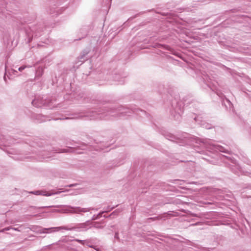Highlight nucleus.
<instances>
[{"mask_svg": "<svg viewBox=\"0 0 251 251\" xmlns=\"http://www.w3.org/2000/svg\"><path fill=\"white\" fill-rule=\"evenodd\" d=\"M132 113L139 115L141 117H148L147 113L141 109L136 108H128L124 106H119L117 108H113L106 106H103L98 110H90L84 114H74L72 117L63 118H56L58 119H77L83 117H87L89 120H109L113 118L121 117L125 116H129Z\"/></svg>", "mask_w": 251, "mask_h": 251, "instance_id": "f257e3e1", "label": "nucleus"}, {"mask_svg": "<svg viewBox=\"0 0 251 251\" xmlns=\"http://www.w3.org/2000/svg\"><path fill=\"white\" fill-rule=\"evenodd\" d=\"M185 141L187 144L193 146L196 148V151L201 154H204L205 151L199 149V146L204 148L206 151L209 152H217L219 151L227 154H230V151L228 150L225 149L222 146L215 144L213 141L209 139H201L196 137L189 136L185 137Z\"/></svg>", "mask_w": 251, "mask_h": 251, "instance_id": "f03ea898", "label": "nucleus"}, {"mask_svg": "<svg viewBox=\"0 0 251 251\" xmlns=\"http://www.w3.org/2000/svg\"><path fill=\"white\" fill-rule=\"evenodd\" d=\"M202 78L203 80V82L206 84V85L212 91L215 92V93H216L217 95L222 100L223 103L225 104L226 107H227V105L226 104V103L230 107V106L232 105V103H231L230 101L229 100H228L225 97L223 93L218 89L217 82L214 80H212L207 75L203 74Z\"/></svg>", "mask_w": 251, "mask_h": 251, "instance_id": "7ed1b4c3", "label": "nucleus"}, {"mask_svg": "<svg viewBox=\"0 0 251 251\" xmlns=\"http://www.w3.org/2000/svg\"><path fill=\"white\" fill-rule=\"evenodd\" d=\"M54 100L48 96H36L32 101V105L36 107H45L48 108L54 107Z\"/></svg>", "mask_w": 251, "mask_h": 251, "instance_id": "20e7f679", "label": "nucleus"}, {"mask_svg": "<svg viewBox=\"0 0 251 251\" xmlns=\"http://www.w3.org/2000/svg\"><path fill=\"white\" fill-rule=\"evenodd\" d=\"M183 103L179 101L176 99H175L172 102L170 113L171 116L176 121H180L181 115L183 111Z\"/></svg>", "mask_w": 251, "mask_h": 251, "instance_id": "39448f33", "label": "nucleus"}, {"mask_svg": "<svg viewBox=\"0 0 251 251\" xmlns=\"http://www.w3.org/2000/svg\"><path fill=\"white\" fill-rule=\"evenodd\" d=\"M222 159L229 164L230 169L234 174L239 175L244 173L242 167L234 158L230 156L223 155Z\"/></svg>", "mask_w": 251, "mask_h": 251, "instance_id": "423d86ee", "label": "nucleus"}, {"mask_svg": "<svg viewBox=\"0 0 251 251\" xmlns=\"http://www.w3.org/2000/svg\"><path fill=\"white\" fill-rule=\"evenodd\" d=\"M72 228H68L65 226L59 227H53L50 228H43L38 226H33L31 230L38 233H50L53 232L58 231L60 229L71 230Z\"/></svg>", "mask_w": 251, "mask_h": 251, "instance_id": "0eeeda50", "label": "nucleus"}, {"mask_svg": "<svg viewBox=\"0 0 251 251\" xmlns=\"http://www.w3.org/2000/svg\"><path fill=\"white\" fill-rule=\"evenodd\" d=\"M64 207L66 208L65 210L67 213H70L72 214H77L82 215L83 213L89 212L91 210H98V208H95L94 207L83 208L78 206L73 207L70 205H65Z\"/></svg>", "mask_w": 251, "mask_h": 251, "instance_id": "6e6552de", "label": "nucleus"}, {"mask_svg": "<svg viewBox=\"0 0 251 251\" xmlns=\"http://www.w3.org/2000/svg\"><path fill=\"white\" fill-rule=\"evenodd\" d=\"M42 31L43 28L40 25L34 26L30 28V31H26L28 42H31L34 37L36 38L41 36V32Z\"/></svg>", "mask_w": 251, "mask_h": 251, "instance_id": "1a4fd4ad", "label": "nucleus"}, {"mask_svg": "<svg viewBox=\"0 0 251 251\" xmlns=\"http://www.w3.org/2000/svg\"><path fill=\"white\" fill-rule=\"evenodd\" d=\"M91 224V221L88 220L85 223L79 224L76 227H68V228H72L70 230L86 231L92 227ZM66 227L68 228L67 226Z\"/></svg>", "mask_w": 251, "mask_h": 251, "instance_id": "9d476101", "label": "nucleus"}, {"mask_svg": "<svg viewBox=\"0 0 251 251\" xmlns=\"http://www.w3.org/2000/svg\"><path fill=\"white\" fill-rule=\"evenodd\" d=\"M34 67L35 68V79L37 80L42 76L44 73V69L45 68L41 63L36 62Z\"/></svg>", "mask_w": 251, "mask_h": 251, "instance_id": "9b49d317", "label": "nucleus"}, {"mask_svg": "<svg viewBox=\"0 0 251 251\" xmlns=\"http://www.w3.org/2000/svg\"><path fill=\"white\" fill-rule=\"evenodd\" d=\"M60 193V192H54V193H50V192H47V191H32V192H30V193H31V194H33L34 195H42V196H52L53 195H55V194H58Z\"/></svg>", "mask_w": 251, "mask_h": 251, "instance_id": "f8f14e48", "label": "nucleus"}, {"mask_svg": "<svg viewBox=\"0 0 251 251\" xmlns=\"http://www.w3.org/2000/svg\"><path fill=\"white\" fill-rule=\"evenodd\" d=\"M194 119L199 124H200L203 128H205L207 129H211L212 128V126L210 124L206 123L204 121L200 120L199 119V117H195Z\"/></svg>", "mask_w": 251, "mask_h": 251, "instance_id": "ddd939ff", "label": "nucleus"}, {"mask_svg": "<svg viewBox=\"0 0 251 251\" xmlns=\"http://www.w3.org/2000/svg\"><path fill=\"white\" fill-rule=\"evenodd\" d=\"M34 118L39 123H42L47 121H50L46 116H43L41 114H36L34 115Z\"/></svg>", "mask_w": 251, "mask_h": 251, "instance_id": "4468645a", "label": "nucleus"}, {"mask_svg": "<svg viewBox=\"0 0 251 251\" xmlns=\"http://www.w3.org/2000/svg\"><path fill=\"white\" fill-rule=\"evenodd\" d=\"M89 52V50L86 49L83 51L81 54L80 55L79 59L80 60V62H83L84 60L88 59V57H86V55Z\"/></svg>", "mask_w": 251, "mask_h": 251, "instance_id": "2eb2a0df", "label": "nucleus"}, {"mask_svg": "<svg viewBox=\"0 0 251 251\" xmlns=\"http://www.w3.org/2000/svg\"><path fill=\"white\" fill-rule=\"evenodd\" d=\"M18 73V72L16 70H15L14 69H12L9 72H7V71L6 70V72H5V75H4V76L3 77V78H4V81H5V82H7V80H6V75L7 76V77L10 79V77L9 76H8V74H9V75L11 76H12V74H13L14 75H17V74Z\"/></svg>", "mask_w": 251, "mask_h": 251, "instance_id": "dca6fc26", "label": "nucleus"}, {"mask_svg": "<svg viewBox=\"0 0 251 251\" xmlns=\"http://www.w3.org/2000/svg\"><path fill=\"white\" fill-rule=\"evenodd\" d=\"M75 241L81 244L82 245H86L90 248H94V246L93 245H89V243H90V241L89 240H82L79 239H76Z\"/></svg>", "mask_w": 251, "mask_h": 251, "instance_id": "f3484780", "label": "nucleus"}, {"mask_svg": "<svg viewBox=\"0 0 251 251\" xmlns=\"http://www.w3.org/2000/svg\"><path fill=\"white\" fill-rule=\"evenodd\" d=\"M92 227H94L97 229H101L103 228V226L101 225V224L99 222H92L91 221V224Z\"/></svg>", "mask_w": 251, "mask_h": 251, "instance_id": "a211bd4d", "label": "nucleus"}, {"mask_svg": "<svg viewBox=\"0 0 251 251\" xmlns=\"http://www.w3.org/2000/svg\"><path fill=\"white\" fill-rule=\"evenodd\" d=\"M50 157V154H45V153L44 152H41L38 155V159L39 160H41L42 159L48 158Z\"/></svg>", "mask_w": 251, "mask_h": 251, "instance_id": "6ab92c4d", "label": "nucleus"}, {"mask_svg": "<svg viewBox=\"0 0 251 251\" xmlns=\"http://www.w3.org/2000/svg\"><path fill=\"white\" fill-rule=\"evenodd\" d=\"M103 213H104V212L100 211L98 214L94 215L90 221H94L100 219Z\"/></svg>", "mask_w": 251, "mask_h": 251, "instance_id": "aec40b11", "label": "nucleus"}, {"mask_svg": "<svg viewBox=\"0 0 251 251\" xmlns=\"http://www.w3.org/2000/svg\"><path fill=\"white\" fill-rule=\"evenodd\" d=\"M119 212H120V211L119 209H116V210L113 211L111 214H110L107 217H111L112 216L117 215ZM103 217L105 218L107 217L105 215H104Z\"/></svg>", "mask_w": 251, "mask_h": 251, "instance_id": "412c9836", "label": "nucleus"}, {"mask_svg": "<svg viewBox=\"0 0 251 251\" xmlns=\"http://www.w3.org/2000/svg\"><path fill=\"white\" fill-rule=\"evenodd\" d=\"M114 208V207H110V206H107L106 208H104V210H103V211H102V212H104V213H106V212H108L110 211H111V210H112Z\"/></svg>", "mask_w": 251, "mask_h": 251, "instance_id": "4be33fe9", "label": "nucleus"}, {"mask_svg": "<svg viewBox=\"0 0 251 251\" xmlns=\"http://www.w3.org/2000/svg\"><path fill=\"white\" fill-rule=\"evenodd\" d=\"M30 67H31V66H22L20 67H19L18 70V71H19L20 72H22L24 70H25V69L26 68H30Z\"/></svg>", "mask_w": 251, "mask_h": 251, "instance_id": "5701e85b", "label": "nucleus"}, {"mask_svg": "<svg viewBox=\"0 0 251 251\" xmlns=\"http://www.w3.org/2000/svg\"><path fill=\"white\" fill-rule=\"evenodd\" d=\"M53 151H55L56 152H67V151L66 149H58V150H53Z\"/></svg>", "mask_w": 251, "mask_h": 251, "instance_id": "b1692460", "label": "nucleus"}, {"mask_svg": "<svg viewBox=\"0 0 251 251\" xmlns=\"http://www.w3.org/2000/svg\"><path fill=\"white\" fill-rule=\"evenodd\" d=\"M10 229H11V226L5 227V228H4V230H5V231H8V230H9Z\"/></svg>", "mask_w": 251, "mask_h": 251, "instance_id": "393cba45", "label": "nucleus"}, {"mask_svg": "<svg viewBox=\"0 0 251 251\" xmlns=\"http://www.w3.org/2000/svg\"><path fill=\"white\" fill-rule=\"evenodd\" d=\"M11 229L15 230V231H20V230L18 229V228H15V227H11Z\"/></svg>", "mask_w": 251, "mask_h": 251, "instance_id": "a878e982", "label": "nucleus"}, {"mask_svg": "<svg viewBox=\"0 0 251 251\" xmlns=\"http://www.w3.org/2000/svg\"><path fill=\"white\" fill-rule=\"evenodd\" d=\"M5 231V230H4V228H3L1 230H0V232H3Z\"/></svg>", "mask_w": 251, "mask_h": 251, "instance_id": "bb28decb", "label": "nucleus"}, {"mask_svg": "<svg viewBox=\"0 0 251 251\" xmlns=\"http://www.w3.org/2000/svg\"><path fill=\"white\" fill-rule=\"evenodd\" d=\"M115 238H118V233H116L115 234Z\"/></svg>", "mask_w": 251, "mask_h": 251, "instance_id": "cd10ccee", "label": "nucleus"}, {"mask_svg": "<svg viewBox=\"0 0 251 251\" xmlns=\"http://www.w3.org/2000/svg\"><path fill=\"white\" fill-rule=\"evenodd\" d=\"M169 140H172L171 139L168 138Z\"/></svg>", "mask_w": 251, "mask_h": 251, "instance_id": "c85d7f7f", "label": "nucleus"}, {"mask_svg": "<svg viewBox=\"0 0 251 251\" xmlns=\"http://www.w3.org/2000/svg\"><path fill=\"white\" fill-rule=\"evenodd\" d=\"M55 207H59V206H56Z\"/></svg>", "mask_w": 251, "mask_h": 251, "instance_id": "c756f323", "label": "nucleus"}]
</instances>
